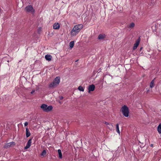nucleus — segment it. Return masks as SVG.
<instances>
[{
  "mask_svg": "<svg viewBox=\"0 0 161 161\" xmlns=\"http://www.w3.org/2000/svg\"><path fill=\"white\" fill-rule=\"evenodd\" d=\"M59 103L60 104H62V103H63V102H61L60 101H59Z\"/></svg>",
  "mask_w": 161,
  "mask_h": 161,
  "instance_id": "28",
  "label": "nucleus"
},
{
  "mask_svg": "<svg viewBox=\"0 0 161 161\" xmlns=\"http://www.w3.org/2000/svg\"><path fill=\"white\" fill-rule=\"evenodd\" d=\"M95 88V86L93 84L89 85L88 87V91L89 92H90L91 91H93Z\"/></svg>",
  "mask_w": 161,
  "mask_h": 161,
  "instance_id": "9",
  "label": "nucleus"
},
{
  "mask_svg": "<svg viewBox=\"0 0 161 161\" xmlns=\"http://www.w3.org/2000/svg\"><path fill=\"white\" fill-rule=\"evenodd\" d=\"M59 158L61 159L62 158V154L60 149H58V150Z\"/></svg>",
  "mask_w": 161,
  "mask_h": 161,
  "instance_id": "14",
  "label": "nucleus"
},
{
  "mask_svg": "<svg viewBox=\"0 0 161 161\" xmlns=\"http://www.w3.org/2000/svg\"><path fill=\"white\" fill-rule=\"evenodd\" d=\"M142 49V48L141 47L140 48V50H141Z\"/></svg>",
  "mask_w": 161,
  "mask_h": 161,
  "instance_id": "30",
  "label": "nucleus"
},
{
  "mask_svg": "<svg viewBox=\"0 0 161 161\" xmlns=\"http://www.w3.org/2000/svg\"><path fill=\"white\" fill-rule=\"evenodd\" d=\"M59 98L60 100H62L63 99L64 97L63 96H60L59 97Z\"/></svg>",
  "mask_w": 161,
  "mask_h": 161,
  "instance_id": "26",
  "label": "nucleus"
},
{
  "mask_svg": "<svg viewBox=\"0 0 161 161\" xmlns=\"http://www.w3.org/2000/svg\"><path fill=\"white\" fill-rule=\"evenodd\" d=\"M60 82V78L59 77H56L53 80V82H51L49 86L50 88L55 87L57 86Z\"/></svg>",
  "mask_w": 161,
  "mask_h": 161,
  "instance_id": "2",
  "label": "nucleus"
},
{
  "mask_svg": "<svg viewBox=\"0 0 161 161\" xmlns=\"http://www.w3.org/2000/svg\"><path fill=\"white\" fill-rule=\"evenodd\" d=\"M32 138L30 139L28 141L26 146L25 147V149L29 148L31 145Z\"/></svg>",
  "mask_w": 161,
  "mask_h": 161,
  "instance_id": "7",
  "label": "nucleus"
},
{
  "mask_svg": "<svg viewBox=\"0 0 161 161\" xmlns=\"http://www.w3.org/2000/svg\"><path fill=\"white\" fill-rule=\"evenodd\" d=\"M83 27L82 24H78L74 26L71 31V36H76L80 31Z\"/></svg>",
  "mask_w": 161,
  "mask_h": 161,
  "instance_id": "1",
  "label": "nucleus"
},
{
  "mask_svg": "<svg viewBox=\"0 0 161 161\" xmlns=\"http://www.w3.org/2000/svg\"><path fill=\"white\" fill-rule=\"evenodd\" d=\"M60 27V24L58 23H55L53 25V29L55 30H58Z\"/></svg>",
  "mask_w": 161,
  "mask_h": 161,
  "instance_id": "8",
  "label": "nucleus"
},
{
  "mask_svg": "<svg viewBox=\"0 0 161 161\" xmlns=\"http://www.w3.org/2000/svg\"><path fill=\"white\" fill-rule=\"evenodd\" d=\"M35 92V90L34 89H33L32 91L31 92V94H32L33 93H34Z\"/></svg>",
  "mask_w": 161,
  "mask_h": 161,
  "instance_id": "25",
  "label": "nucleus"
},
{
  "mask_svg": "<svg viewBox=\"0 0 161 161\" xmlns=\"http://www.w3.org/2000/svg\"><path fill=\"white\" fill-rule=\"evenodd\" d=\"M135 24L134 23H131L128 26V28H133L135 26Z\"/></svg>",
  "mask_w": 161,
  "mask_h": 161,
  "instance_id": "17",
  "label": "nucleus"
},
{
  "mask_svg": "<svg viewBox=\"0 0 161 161\" xmlns=\"http://www.w3.org/2000/svg\"><path fill=\"white\" fill-rule=\"evenodd\" d=\"M53 109V107L52 106H48L47 105V108L46 112H48L51 111Z\"/></svg>",
  "mask_w": 161,
  "mask_h": 161,
  "instance_id": "13",
  "label": "nucleus"
},
{
  "mask_svg": "<svg viewBox=\"0 0 161 161\" xmlns=\"http://www.w3.org/2000/svg\"><path fill=\"white\" fill-rule=\"evenodd\" d=\"M140 41V38L138 39L136 41V42L134 44V46L133 47V50H135L137 48V47L138 46L139 44Z\"/></svg>",
  "mask_w": 161,
  "mask_h": 161,
  "instance_id": "6",
  "label": "nucleus"
},
{
  "mask_svg": "<svg viewBox=\"0 0 161 161\" xmlns=\"http://www.w3.org/2000/svg\"><path fill=\"white\" fill-rule=\"evenodd\" d=\"M105 35L100 34L98 36V39H103L105 38Z\"/></svg>",
  "mask_w": 161,
  "mask_h": 161,
  "instance_id": "15",
  "label": "nucleus"
},
{
  "mask_svg": "<svg viewBox=\"0 0 161 161\" xmlns=\"http://www.w3.org/2000/svg\"><path fill=\"white\" fill-rule=\"evenodd\" d=\"M46 154V151L45 150H43L42 152L41 155L42 156H44Z\"/></svg>",
  "mask_w": 161,
  "mask_h": 161,
  "instance_id": "21",
  "label": "nucleus"
},
{
  "mask_svg": "<svg viewBox=\"0 0 161 161\" xmlns=\"http://www.w3.org/2000/svg\"><path fill=\"white\" fill-rule=\"evenodd\" d=\"M151 147H153V144H151Z\"/></svg>",
  "mask_w": 161,
  "mask_h": 161,
  "instance_id": "29",
  "label": "nucleus"
},
{
  "mask_svg": "<svg viewBox=\"0 0 161 161\" xmlns=\"http://www.w3.org/2000/svg\"><path fill=\"white\" fill-rule=\"evenodd\" d=\"M41 108L45 112H46L47 108V105L42 104L41 106Z\"/></svg>",
  "mask_w": 161,
  "mask_h": 161,
  "instance_id": "11",
  "label": "nucleus"
},
{
  "mask_svg": "<svg viewBox=\"0 0 161 161\" xmlns=\"http://www.w3.org/2000/svg\"><path fill=\"white\" fill-rule=\"evenodd\" d=\"M116 131L117 133H119V125L118 124H117L116 125Z\"/></svg>",
  "mask_w": 161,
  "mask_h": 161,
  "instance_id": "20",
  "label": "nucleus"
},
{
  "mask_svg": "<svg viewBox=\"0 0 161 161\" xmlns=\"http://www.w3.org/2000/svg\"><path fill=\"white\" fill-rule=\"evenodd\" d=\"M31 133L30 132L28 127H26V135L27 137H28L30 136Z\"/></svg>",
  "mask_w": 161,
  "mask_h": 161,
  "instance_id": "10",
  "label": "nucleus"
},
{
  "mask_svg": "<svg viewBox=\"0 0 161 161\" xmlns=\"http://www.w3.org/2000/svg\"><path fill=\"white\" fill-rule=\"evenodd\" d=\"M150 86L151 88H153L154 86V79L153 80L150 82Z\"/></svg>",
  "mask_w": 161,
  "mask_h": 161,
  "instance_id": "18",
  "label": "nucleus"
},
{
  "mask_svg": "<svg viewBox=\"0 0 161 161\" xmlns=\"http://www.w3.org/2000/svg\"><path fill=\"white\" fill-rule=\"evenodd\" d=\"M74 43V41H71L69 43V47L70 48H72L73 47Z\"/></svg>",
  "mask_w": 161,
  "mask_h": 161,
  "instance_id": "19",
  "label": "nucleus"
},
{
  "mask_svg": "<svg viewBox=\"0 0 161 161\" xmlns=\"http://www.w3.org/2000/svg\"><path fill=\"white\" fill-rule=\"evenodd\" d=\"M112 127H113L112 125V126H111L110 125H108V127H109V128H111Z\"/></svg>",
  "mask_w": 161,
  "mask_h": 161,
  "instance_id": "27",
  "label": "nucleus"
},
{
  "mask_svg": "<svg viewBox=\"0 0 161 161\" xmlns=\"http://www.w3.org/2000/svg\"><path fill=\"white\" fill-rule=\"evenodd\" d=\"M52 56L50 54H47L45 56V58L46 60L48 61H50L52 59Z\"/></svg>",
  "mask_w": 161,
  "mask_h": 161,
  "instance_id": "12",
  "label": "nucleus"
},
{
  "mask_svg": "<svg viewBox=\"0 0 161 161\" xmlns=\"http://www.w3.org/2000/svg\"><path fill=\"white\" fill-rule=\"evenodd\" d=\"M14 142H12L6 144L4 146V147L5 148H8L11 147H13L15 145Z\"/></svg>",
  "mask_w": 161,
  "mask_h": 161,
  "instance_id": "5",
  "label": "nucleus"
},
{
  "mask_svg": "<svg viewBox=\"0 0 161 161\" xmlns=\"http://www.w3.org/2000/svg\"><path fill=\"white\" fill-rule=\"evenodd\" d=\"M78 89L80 91L82 92L84 91V88L83 87L81 86H79L78 88Z\"/></svg>",
  "mask_w": 161,
  "mask_h": 161,
  "instance_id": "22",
  "label": "nucleus"
},
{
  "mask_svg": "<svg viewBox=\"0 0 161 161\" xmlns=\"http://www.w3.org/2000/svg\"><path fill=\"white\" fill-rule=\"evenodd\" d=\"M120 111L125 117H128L129 116V109L126 105H124L121 108Z\"/></svg>",
  "mask_w": 161,
  "mask_h": 161,
  "instance_id": "3",
  "label": "nucleus"
},
{
  "mask_svg": "<svg viewBox=\"0 0 161 161\" xmlns=\"http://www.w3.org/2000/svg\"><path fill=\"white\" fill-rule=\"evenodd\" d=\"M105 123L107 125H110L111 126H112V125H111L109 124V123H108L107 122H105Z\"/></svg>",
  "mask_w": 161,
  "mask_h": 161,
  "instance_id": "24",
  "label": "nucleus"
},
{
  "mask_svg": "<svg viewBox=\"0 0 161 161\" xmlns=\"http://www.w3.org/2000/svg\"><path fill=\"white\" fill-rule=\"evenodd\" d=\"M28 123L27 122H26L24 123V125L25 127L27 126L28 125Z\"/></svg>",
  "mask_w": 161,
  "mask_h": 161,
  "instance_id": "23",
  "label": "nucleus"
},
{
  "mask_svg": "<svg viewBox=\"0 0 161 161\" xmlns=\"http://www.w3.org/2000/svg\"><path fill=\"white\" fill-rule=\"evenodd\" d=\"M157 130L159 133L161 134V124H160L158 126Z\"/></svg>",
  "mask_w": 161,
  "mask_h": 161,
  "instance_id": "16",
  "label": "nucleus"
},
{
  "mask_svg": "<svg viewBox=\"0 0 161 161\" xmlns=\"http://www.w3.org/2000/svg\"><path fill=\"white\" fill-rule=\"evenodd\" d=\"M25 11L27 12H31L32 14L34 13L35 9L32 6L29 5L26 6L25 8Z\"/></svg>",
  "mask_w": 161,
  "mask_h": 161,
  "instance_id": "4",
  "label": "nucleus"
}]
</instances>
